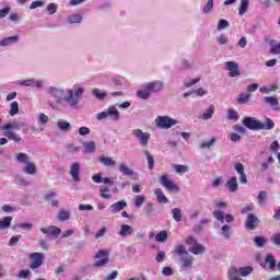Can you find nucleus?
I'll use <instances>...</instances> for the list:
<instances>
[{
    "instance_id": "35",
    "label": "nucleus",
    "mask_w": 280,
    "mask_h": 280,
    "mask_svg": "<svg viewBox=\"0 0 280 280\" xmlns=\"http://www.w3.org/2000/svg\"><path fill=\"white\" fill-rule=\"evenodd\" d=\"M143 154L147 156L149 170H154V156H152L148 150H144Z\"/></svg>"
},
{
    "instance_id": "36",
    "label": "nucleus",
    "mask_w": 280,
    "mask_h": 280,
    "mask_svg": "<svg viewBox=\"0 0 280 280\" xmlns=\"http://www.w3.org/2000/svg\"><path fill=\"white\" fill-rule=\"evenodd\" d=\"M71 218V213L67 210H60L58 213V220L60 222H67V220H69Z\"/></svg>"
},
{
    "instance_id": "3",
    "label": "nucleus",
    "mask_w": 280,
    "mask_h": 280,
    "mask_svg": "<svg viewBox=\"0 0 280 280\" xmlns=\"http://www.w3.org/2000/svg\"><path fill=\"white\" fill-rule=\"evenodd\" d=\"M2 130L4 132V137H7L9 141H15L16 143L21 141V137L19 135L10 131V130H21V125H19L18 122L7 124L2 127Z\"/></svg>"
},
{
    "instance_id": "13",
    "label": "nucleus",
    "mask_w": 280,
    "mask_h": 280,
    "mask_svg": "<svg viewBox=\"0 0 280 280\" xmlns=\"http://www.w3.org/2000/svg\"><path fill=\"white\" fill-rule=\"evenodd\" d=\"M132 135L136 139H139L141 145H148V141H150V135L148 132H143L141 129H135Z\"/></svg>"
},
{
    "instance_id": "62",
    "label": "nucleus",
    "mask_w": 280,
    "mask_h": 280,
    "mask_svg": "<svg viewBox=\"0 0 280 280\" xmlns=\"http://www.w3.org/2000/svg\"><path fill=\"white\" fill-rule=\"evenodd\" d=\"M49 122V117L45 114H39V117H38V124H48Z\"/></svg>"
},
{
    "instance_id": "26",
    "label": "nucleus",
    "mask_w": 280,
    "mask_h": 280,
    "mask_svg": "<svg viewBox=\"0 0 280 280\" xmlns=\"http://www.w3.org/2000/svg\"><path fill=\"white\" fill-rule=\"evenodd\" d=\"M226 187L233 194L235 191H237V177H231L228 182H226Z\"/></svg>"
},
{
    "instance_id": "42",
    "label": "nucleus",
    "mask_w": 280,
    "mask_h": 280,
    "mask_svg": "<svg viewBox=\"0 0 280 280\" xmlns=\"http://www.w3.org/2000/svg\"><path fill=\"white\" fill-rule=\"evenodd\" d=\"M93 95L96 100H100L101 102L106 100V92H102L100 89H94Z\"/></svg>"
},
{
    "instance_id": "1",
    "label": "nucleus",
    "mask_w": 280,
    "mask_h": 280,
    "mask_svg": "<svg viewBox=\"0 0 280 280\" xmlns=\"http://www.w3.org/2000/svg\"><path fill=\"white\" fill-rule=\"evenodd\" d=\"M16 162L24 163L25 166L23 168V172H25V174H30L31 176H34V174H36V164L30 162V156L27 155V153H18Z\"/></svg>"
},
{
    "instance_id": "2",
    "label": "nucleus",
    "mask_w": 280,
    "mask_h": 280,
    "mask_svg": "<svg viewBox=\"0 0 280 280\" xmlns=\"http://www.w3.org/2000/svg\"><path fill=\"white\" fill-rule=\"evenodd\" d=\"M65 97V91L57 89V88H50L49 89V101L48 104L51 106V108H58V104L62 102Z\"/></svg>"
},
{
    "instance_id": "29",
    "label": "nucleus",
    "mask_w": 280,
    "mask_h": 280,
    "mask_svg": "<svg viewBox=\"0 0 280 280\" xmlns=\"http://www.w3.org/2000/svg\"><path fill=\"white\" fill-rule=\"evenodd\" d=\"M275 128V121L270 118H266L265 122H260V130H272Z\"/></svg>"
},
{
    "instance_id": "23",
    "label": "nucleus",
    "mask_w": 280,
    "mask_h": 280,
    "mask_svg": "<svg viewBox=\"0 0 280 280\" xmlns=\"http://www.w3.org/2000/svg\"><path fill=\"white\" fill-rule=\"evenodd\" d=\"M119 173L124 176H135V171H132L126 163L121 162L119 164Z\"/></svg>"
},
{
    "instance_id": "63",
    "label": "nucleus",
    "mask_w": 280,
    "mask_h": 280,
    "mask_svg": "<svg viewBox=\"0 0 280 280\" xmlns=\"http://www.w3.org/2000/svg\"><path fill=\"white\" fill-rule=\"evenodd\" d=\"M229 27V21L220 20L218 23V30H226Z\"/></svg>"
},
{
    "instance_id": "45",
    "label": "nucleus",
    "mask_w": 280,
    "mask_h": 280,
    "mask_svg": "<svg viewBox=\"0 0 280 280\" xmlns=\"http://www.w3.org/2000/svg\"><path fill=\"white\" fill-rule=\"evenodd\" d=\"M143 202H145V197L143 195H137L135 198V207L139 209L143 207Z\"/></svg>"
},
{
    "instance_id": "31",
    "label": "nucleus",
    "mask_w": 280,
    "mask_h": 280,
    "mask_svg": "<svg viewBox=\"0 0 280 280\" xmlns=\"http://www.w3.org/2000/svg\"><path fill=\"white\" fill-rule=\"evenodd\" d=\"M265 261L269 264V270H275V268H277V259H275L272 254H267Z\"/></svg>"
},
{
    "instance_id": "37",
    "label": "nucleus",
    "mask_w": 280,
    "mask_h": 280,
    "mask_svg": "<svg viewBox=\"0 0 280 280\" xmlns=\"http://www.w3.org/2000/svg\"><path fill=\"white\" fill-rule=\"evenodd\" d=\"M84 152L88 154H92V152H95V142L90 141V142H84L83 143Z\"/></svg>"
},
{
    "instance_id": "19",
    "label": "nucleus",
    "mask_w": 280,
    "mask_h": 280,
    "mask_svg": "<svg viewBox=\"0 0 280 280\" xmlns=\"http://www.w3.org/2000/svg\"><path fill=\"white\" fill-rule=\"evenodd\" d=\"M182 268H191L194 266V257L186 253V255L180 256Z\"/></svg>"
},
{
    "instance_id": "56",
    "label": "nucleus",
    "mask_w": 280,
    "mask_h": 280,
    "mask_svg": "<svg viewBox=\"0 0 280 280\" xmlns=\"http://www.w3.org/2000/svg\"><path fill=\"white\" fill-rule=\"evenodd\" d=\"M213 143H215V138H211L209 141L207 142H202L199 148L201 150H205V148H211V145H213Z\"/></svg>"
},
{
    "instance_id": "44",
    "label": "nucleus",
    "mask_w": 280,
    "mask_h": 280,
    "mask_svg": "<svg viewBox=\"0 0 280 280\" xmlns=\"http://www.w3.org/2000/svg\"><path fill=\"white\" fill-rule=\"evenodd\" d=\"M174 168L177 174H187L189 172V166L183 164H176Z\"/></svg>"
},
{
    "instance_id": "64",
    "label": "nucleus",
    "mask_w": 280,
    "mask_h": 280,
    "mask_svg": "<svg viewBox=\"0 0 280 280\" xmlns=\"http://www.w3.org/2000/svg\"><path fill=\"white\" fill-rule=\"evenodd\" d=\"M103 177H102V173H97V174H94L93 176H92V180H93V183H97V184H100V183H103Z\"/></svg>"
},
{
    "instance_id": "20",
    "label": "nucleus",
    "mask_w": 280,
    "mask_h": 280,
    "mask_svg": "<svg viewBox=\"0 0 280 280\" xmlns=\"http://www.w3.org/2000/svg\"><path fill=\"white\" fill-rule=\"evenodd\" d=\"M154 195L156 196V200L160 202V205H167V202H170V199L165 197V194L161 188H155Z\"/></svg>"
},
{
    "instance_id": "41",
    "label": "nucleus",
    "mask_w": 280,
    "mask_h": 280,
    "mask_svg": "<svg viewBox=\"0 0 280 280\" xmlns=\"http://www.w3.org/2000/svg\"><path fill=\"white\" fill-rule=\"evenodd\" d=\"M18 113H19V102L14 101L10 104L9 115H11V117H14V115H18Z\"/></svg>"
},
{
    "instance_id": "11",
    "label": "nucleus",
    "mask_w": 280,
    "mask_h": 280,
    "mask_svg": "<svg viewBox=\"0 0 280 280\" xmlns=\"http://www.w3.org/2000/svg\"><path fill=\"white\" fill-rule=\"evenodd\" d=\"M242 124L245 128H248V130H260L261 127V121L255 119V117H245Z\"/></svg>"
},
{
    "instance_id": "28",
    "label": "nucleus",
    "mask_w": 280,
    "mask_h": 280,
    "mask_svg": "<svg viewBox=\"0 0 280 280\" xmlns=\"http://www.w3.org/2000/svg\"><path fill=\"white\" fill-rule=\"evenodd\" d=\"M108 191H110V188H108V186H101L100 187L101 198H103L104 200H110L113 198V195L108 194Z\"/></svg>"
},
{
    "instance_id": "6",
    "label": "nucleus",
    "mask_w": 280,
    "mask_h": 280,
    "mask_svg": "<svg viewBox=\"0 0 280 280\" xmlns=\"http://www.w3.org/2000/svg\"><path fill=\"white\" fill-rule=\"evenodd\" d=\"M30 259H31V264H30L31 270H37V268H40V266H43L45 261V254L40 252L32 253L30 254Z\"/></svg>"
},
{
    "instance_id": "18",
    "label": "nucleus",
    "mask_w": 280,
    "mask_h": 280,
    "mask_svg": "<svg viewBox=\"0 0 280 280\" xmlns=\"http://www.w3.org/2000/svg\"><path fill=\"white\" fill-rule=\"evenodd\" d=\"M126 207H128V203L126 202V200H120L117 201L113 205L109 206V210L110 213H113L114 215L119 213V211H124V209H126Z\"/></svg>"
},
{
    "instance_id": "53",
    "label": "nucleus",
    "mask_w": 280,
    "mask_h": 280,
    "mask_svg": "<svg viewBox=\"0 0 280 280\" xmlns=\"http://www.w3.org/2000/svg\"><path fill=\"white\" fill-rule=\"evenodd\" d=\"M200 78H195V79H186L185 80V86L189 89V86H194V84H198V81Z\"/></svg>"
},
{
    "instance_id": "55",
    "label": "nucleus",
    "mask_w": 280,
    "mask_h": 280,
    "mask_svg": "<svg viewBox=\"0 0 280 280\" xmlns=\"http://www.w3.org/2000/svg\"><path fill=\"white\" fill-rule=\"evenodd\" d=\"M31 275V271L30 269H26V270H20L19 273H18V279H27Z\"/></svg>"
},
{
    "instance_id": "58",
    "label": "nucleus",
    "mask_w": 280,
    "mask_h": 280,
    "mask_svg": "<svg viewBox=\"0 0 280 280\" xmlns=\"http://www.w3.org/2000/svg\"><path fill=\"white\" fill-rule=\"evenodd\" d=\"M47 10H48V14H56L58 10V5H56V3H49L47 5Z\"/></svg>"
},
{
    "instance_id": "59",
    "label": "nucleus",
    "mask_w": 280,
    "mask_h": 280,
    "mask_svg": "<svg viewBox=\"0 0 280 280\" xmlns=\"http://www.w3.org/2000/svg\"><path fill=\"white\" fill-rule=\"evenodd\" d=\"M210 10H213V0H208L207 4L203 7V13H209Z\"/></svg>"
},
{
    "instance_id": "50",
    "label": "nucleus",
    "mask_w": 280,
    "mask_h": 280,
    "mask_svg": "<svg viewBox=\"0 0 280 280\" xmlns=\"http://www.w3.org/2000/svg\"><path fill=\"white\" fill-rule=\"evenodd\" d=\"M221 231H222V235H223V237H225L226 240H230L231 238V226H229V225H223L222 228H221Z\"/></svg>"
},
{
    "instance_id": "7",
    "label": "nucleus",
    "mask_w": 280,
    "mask_h": 280,
    "mask_svg": "<svg viewBox=\"0 0 280 280\" xmlns=\"http://www.w3.org/2000/svg\"><path fill=\"white\" fill-rule=\"evenodd\" d=\"M83 93L84 90L82 88L77 89L74 93L73 90H68L65 100L68 102V104H70V106H75V104H78V100H80Z\"/></svg>"
},
{
    "instance_id": "14",
    "label": "nucleus",
    "mask_w": 280,
    "mask_h": 280,
    "mask_svg": "<svg viewBox=\"0 0 280 280\" xmlns=\"http://www.w3.org/2000/svg\"><path fill=\"white\" fill-rule=\"evenodd\" d=\"M163 86H165L163 81H152L147 83L144 85V89H148L150 93H159V91H163Z\"/></svg>"
},
{
    "instance_id": "5",
    "label": "nucleus",
    "mask_w": 280,
    "mask_h": 280,
    "mask_svg": "<svg viewBox=\"0 0 280 280\" xmlns=\"http://www.w3.org/2000/svg\"><path fill=\"white\" fill-rule=\"evenodd\" d=\"M108 117L112 119V121H119V110H117V107L110 106L107 110L98 113L96 116L98 121H102Z\"/></svg>"
},
{
    "instance_id": "43",
    "label": "nucleus",
    "mask_w": 280,
    "mask_h": 280,
    "mask_svg": "<svg viewBox=\"0 0 280 280\" xmlns=\"http://www.w3.org/2000/svg\"><path fill=\"white\" fill-rule=\"evenodd\" d=\"M150 90L148 88H144V90H140L137 92V96L140 97V100H148L150 97Z\"/></svg>"
},
{
    "instance_id": "60",
    "label": "nucleus",
    "mask_w": 280,
    "mask_h": 280,
    "mask_svg": "<svg viewBox=\"0 0 280 280\" xmlns=\"http://www.w3.org/2000/svg\"><path fill=\"white\" fill-rule=\"evenodd\" d=\"M270 240L275 246H280V233L273 234Z\"/></svg>"
},
{
    "instance_id": "16",
    "label": "nucleus",
    "mask_w": 280,
    "mask_h": 280,
    "mask_svg": "<svg viewBox=\"0 0 280 280\" xmlns=\"http://www.w3.org/2000/svg\"><path fill=\"white\" fill-rule=\"evenodd\" d=\"M40 232L44 233V235H52V237H58L60 233H62V230L56 225H50L48 228H40Z\"/></svg>"
},
{
    "instance_id": "21",
    "label": "nucleus",
    "mask_w": 280,
    "mask_h": 280,
    "mask_svg": "<svg viewBox=\"0 0 280 280\" xmlns=\"http://www.w3.org/2000/svg\"><path fill=\"white\" fill-rule=\"evenodd\" d=\"M21 86H35V89H43V81H36L34 79H27L20 82Z\"/></svg>"
},
{
    "instance_id": "4",
    "label": "nucleus",
    "mask_w": 280,
    "mask_h": 280,
    "mask_svg": "<svg viewBox=\"0 0 280 280\" xmlns=\"http://www.w3.org/2000/svg\"><path fill=\"white\" fill-rule=\"evenodd\" d=\"M185 243L190 246L189 252L192 253V255H202L206 250L202 244H199L196 237L188 236L185 241Z\"/></svg>"
},
{
    "instance_id": "22",
    "label": "nucleus",
    "mask_w": 280,
    "mask_h": 280,
    "mask_svg": "<svg viewBox=\"0 0 280 280\" xmlns=\"http://www.w3.org/2000/svg\"><path fill=\"white\" fill-rule=\"evenodd\" d=\"M132 233H135V230L132 229V226H130L128 224H122L120 226V231H119L120 237H128V236L132 235Z\"/></svg>"
},
{
    "instance_id": "9",
    "label": "nucleus",
    "mask_w": 280,
    "mask_h": 280,
    "mask_svg": "<svg viewBox=\"0 0 280 280\" xmlns=\"http://www.w3.org/2000/svg\"><path fill=\"white\" fill-rule=\"evenodd\" d=\"M108 255H110L108 249H100L95 255V259L98 260L93 264L94 268H102V266H106V264H108Z\"/></svg>"
},
{
    "instance_id": "34",
    "label": "nucleus",
    "mask_w": 280,
    "mask_h": 280,
    "mask_svg": "<svg viewBox=\"0 0 280 280\" xmlns=\"http://www.w3.org/2000/svg\"><path fill=\"white\" fill-rule=\"evenodd\" d=\"M172 214L175 222H180L183 220V210H180L179 208L172 209Z\"/></svg>"
},
{
    "instance_id": "17",
    "label": "nucleus",
    "mask_w": 280,
    "mask_h": 280,
    "mask_svg": "<svg viewBox=\"0 0 280 280\" xmlns=\"http://www.w3.org/2000/svg\"><path fill=\"white\" fill-rule=\"evenodd\" d=\"M70 176L73 183H80V163L73 162L70 166Z\"/></svg>"
},
{
    "instance_id": "30",
    "label": "nucleus",
    "mask_w": 280,
    "mask_h": 280,
    "mask_svg": "<svg viewBox=\"0 0 280 280\" xmlns=\"http://www.w3.org/2000/svg\"><path fill=\"white\" fill-rule=\"evenodd\" d=\"M18 40H19V35L7 37L0 42V47H5L8 45H12V43H16Z\"/></svg>"
},
{
    "instance_id": "15",
    "label": "nucleus",
    "mask_w": 280,
    "mask_h": 280,
    "mask_svg": "<svg viewBox=\"0 0 280 280\" xmlns=\"http://www.w3.org/2000/svg\"><path fill=\"white\" fill-rule=\"evenodd\" d=\"M257 224H259V219L257 218V215L248 214L245 222L246 230L255 231V229L257 228Z\"/></svg>"
},
{
    "instance_id": "39",
    "label": "nucleus",
    "mask_w": 280,
    "mask_h": 280,
    "mask_svg": "<svg viewBox=\"0 0 280 280\" xmlns=\"http://www.w3.org/2000/svg\"><path fill=\"white\" fill-rule=\"evenodd\" d=\"M213 113H215V106L210 105V107L202 114V119H211V117H213Z\"/></svg>"
},
{
    "instance_id": "8",
    "label": "nucleus",
    "mask_w": 280,
    "mask_h": 280,
    "mask_svg": "<svg viewBox=\"0 0 280 280\" xmlns=\"http://www.w3.org/2000/svg\"><path fill=\"white\" fill-rule=\"evenodd\" d=\"M160 185H162V187H165L166 191H176V192L180 191V187L174 184V182L170 179V175L167 174L160 176Z\"/></svg>"
},
{
    "instance_id": "40",
    "label": "nucleus",
    "mask_w": 280,
    "mask_h": 280,
    "mask_svg": "<svg viewBox=\"0 0 280 280\" xmlns=\"http://www.w3.org/2000/svg\"><path fill=\"white\" fill-rule=\"evenodd\" d=\"M57 128L62 131L71 130V124L65 120H59L57 122Z\"/></svg>"
},
{
    "instance_id": "33",
    "label": "nucleus",
    "mask_w": 280,
    "mask_h": 280,
    "mask_svg": "<svg viewBox=\"0 0 280 280\" xmlns=\"http://www.w3.org/2000/svg\"><path fill=\"white\" fill-rule=\"evenodd\" d=\"M11 225L12 217H4L2 220H0V230L10 229Z\"/></svg>"
},
{
    "instance_id": "27",
    "label": "nucleus",
    "mask_w": 280,
    "mask_h": 280,
    "mask_svg": "<svg viewBox=\"0 0 280 280\" xmlns=\"http://www.w3.org/2000/svg\"><path fill=\"white\" fill-rule=\"evenodd\" d=\"M240 277V270H237V268L235 267H231L230 270L228 271V278L230 280H242V278Z\"/></svg>"
},
{
    "instance_id": "12",
    "label": "nucleus",
    "mask_w": 280,
    "mask_h": 280,
    "mask_svg": "<svg viewBox=\"0 0 280 280\" xmlns=\"http://www.w3.org/2000/svg\"><path fill=\"white\" fill-rule=\"evenodd\" d=\"M225 68L228 69V71H230L229 72L230 78H240V75H241L240 65H237L234 61H226Z\"/></svg>"
},
{
    "instance_id": "47",
    "label": "nucleus",
    "mask_w": 280,
    "mask_h": 280,
    "mask_svg": "<svg viewBox=\"0 0 280 280\" xmlns=\"http://www.w3.org/2000/svg\"><path fill=\"white\" fill-rule=\"evenodd\" d=\"M213 218H215V220H219V222H224V211L222 210H214L212 212Z\"/></svg>"
},
{
    "instance_id": "46",
    "label": "nucleus",
    "mask_w": 280,
    "mask_h": 280,
    "mask_svg": "<svg viewBox=\"0 0 280 280\" xmlns=\"http://www.w3.org/2000/svg\"><path fill=\"white\" fill-rule=\"evenodd\" d=\"M155 240L161 243L167 242V231H161L158 233Z\"/></svg>"
},
{
    "instance_id": "52",
    "label": "nucleus",
    "mask_w": 280,
    "mask_h": 280,
    "mask_svg": "<svg viewBox=\"0 0 280 280\" xmlns=\"http://www.w3.org/2000/svg\"><path fill=\"white\" fill-rule=\"evenodd\" d=\"M254 243L256 244V246H258V248H261V246L266 244V238L264 236H256L254 238Z\"/></svg>"
},
{
    "instance_id": "38",
    "label": "nucleus",
    "mask_w": 280,
    "mask_h": 280,
    "mask_svg": "<svg viewBox=\"0 0 280 280\" xmlns=\"http://www.w3.org/2000/svg\"><path fill=\"white\" fill-rule=\"evenodd\" d=\"M245 12H248V0H241V5L238 8L240 16H244Z\"/></svg>"
},
{
    "instance_id": "57",
    "label": "nucleus",
    "mask_w": 280,
    "mask_h": 280,
    "mask_svg": "<svg viewBox=\"0 0 280 280\" xmlns=\"http://www.w3.org/2000/svg\"><path fill=\"white\" fill-rule=\"evenodd\" d=\"M228 119L237 120V119H240V115L237 114L236 110H234V109H229V112H228Z\"/></svg>"
},
{
    "instance_id": "54",
    "label": "nucleus",
    "mask_w": 280,
    "mask_h": 280,
    "mask_svg": "<svg viewBox=\"0 0 280 280\" xmlns=\"http://www.w3.org/2000/svg\"><path fill=\"white\" fill-rule=\"evenodd\" d=\"M259 91L260 93L268 94V93H271V91H277V86L276 85H270L269 88L262 86L259 89Z\"/></svg>"
},
{
    "instance_id": "51",
    "label": "nucleus",
    "mask_w": 280,
    "mask_h": 280,
    "mask_svg": "<svg viewBox=\"0 0 280 280\" xmlns=\"http://www.w3.org/2000/svg\"><path fill=\"white\" fill-rule=\"evenodd\" d=\"M269 52L272 56H279L280 55V42L278 44L272 45Z\"/></svg>"
},
{
    "instance_id": "49",
    "label": "nucleus",
    "mask_w": 280,
    "mask_h": 280,
    "mask_svg": "<svg viewBox=\"0 0 280 280\" xmlns=\"http://www.w3.org/2000/svg\"><path fill=\"white\" fill-rule=\"evenodd\" d=\"M69 23L73 24V23H82V15L81 14H73L70 15L68 19Z\"/></svg>"
},
{
    "instance_id": "61",
    "label": "nucleus",
    "mask_w": 280,
    "mask_h": 280,
    "mask_svg": "<svg viewBox=\"0 0 280 280\" xmlns=\"http://www.w3.org/2000/svg\"><path fill=\"white\" fill-rule=\"evenodd\" d=\"M175 253L177 255H186V253H189L187 250H185V245H178L176 248H175Z\"/></svg>"
},
{
    "instance_id": "25",
    "label": "nucleus",
    "mask_w": 280,
    "mask_h": 280,
    "mask_svg": "<svg viewBox=\"0 0 280 280\" xmlns=\"http://www.w3.org/2000/svg\"><path fill=\"white\" fill-rule=\"evenodd\" d=\"M265 102L269 104L273 108V110H280L279 100H277V97L266 96Z\"/></svg>"
},
{
    "instance_id": "32",
    "label": "nucleus",
    "mask_w": 280,
    "mask_h": 280,
    "mask_svg": "<svg viewBox=\"0 0 280 280\" xmlns=\"http://www.w3.org/2000/svg\"><path fill=\"white\" fill-rule=\"evenodd\" d=\"M236 100L238 104H246L247 102L250 101V93L242 92L241 94L237 95Z\"/></svg>"
},
{
    "instance_id": "48",
    "label": "nucleus",
    "mask_w": 280,
    "mask_h": 280,
    "mask_svg": "<svg viewBox=\"0 0 280 280\" xmlns=\"http://www.w3.org/2000/svg\"><path fill=\"white\" fill-rule=\"evenodd\" d=\"M240 276L241 277H248L250 272H253V267H243L238 269Z\"/></svg>"
},
{
    "instance_id": "10",
    "label": "nucleus",
    "mask_w": 280,
    "mask_h": 280,
    "mask_svg": "<svg viewBox=\"0 0 280 280\" xmlns=\"http://www.w3.org/2000/svg\"><path fill=\"white\" fill-rule=\"evenodd\" d=\"M158 128H164L165 130L172 128V126H176L178 124L174 118H170L168 116H159L155 119Z\"/></svg>"
},
{
    "instance_id": "24",
    "label": "nucleus",
    "mask_w": 280,
    "mask_h": 280,
    "mask_svg": "<svg viewBox=\"0 0 280 280\" xmlns=\"http://www.w3.org/2000/svg\"><path fill=\"white\" fill-rule=\"evenodd\" d=\"M98 161H100V163L105 165V167H115V165H116V162H115V160H113V158L101 155L98 158Z\"/></svg>"
}]
</instances>
